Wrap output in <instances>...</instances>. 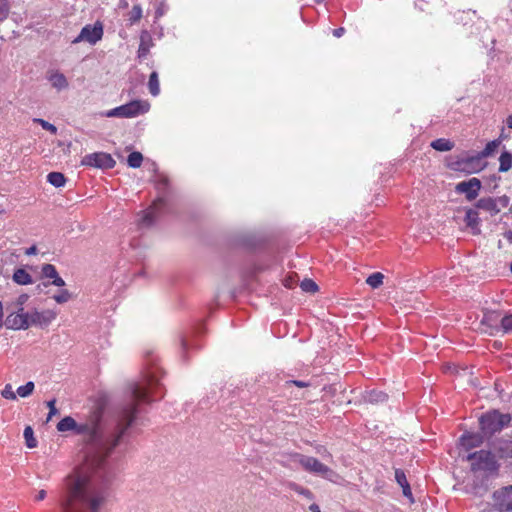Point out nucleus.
<instances>
[{"label": "nucleus", "instance_id": "34", "mask_svg": "<svg viewBox=\"0 0 512 512\" xmlns=\"http://www.w3.org/2000/svg\"><path fill=\"white\" fill-rule=\"evenodd\" d=\"M24 438L28 448H34L37 446V440L35 439L33 429L30 426H27L24 429Z\"/></svg>", "mask_w": 512, "mask_h": 512}, {"label": "nucleus", "instance_id": "40", "mask_svg": "<svg viewBox=\"0 0 512 512\" xmlns=\"http://www.w3.org/2000/svg\"><path fill=\"white\" fill-rule=\"evenodd\" d=\"M500 323L503 332H512V314L502 317Z\"/></svg>", "mask_w": 512, "mask_h": 512}, {"label": "nucleus", "instance_id": "12", "mask_svg": "<svg viewBox=\"0 0 512 512\" xmlns=\"http://www.w3.org/2000/svg\"><path fill=\"white\" fill-rule=\"evenodd\" d=\"M28 317L31 325L47 327L57 318V312L51 309L43 311L33 310L29 313Z\"/></svg>", "mask_w": 512, "mask_h": 512}, {"label": "nucleus", "instance_id": "9", "mask_svg": "<svg viewBox=\"0 0 512 512\" xmlns=\"http://www.w3.org/2000/svg\"><path fill=\"white\" fill-rule=\"evenodd\" d=\"M29 313L24 312L23 307H19L17 312H11L5 319V326L7 329L12 330H25L31 326L29 322Z\"/></svg>", "mask_w": 512, "mask_h": 512}, {"label": "nucleus", "instance_id": "27", "mask_svg": "<svg viewBox=\"0 0 512 512\" xmlns=\"http://www.w3.org/2000/svg\"><path fill=\"white\" fill-rule=\"evenodd\" d=\"M512 168V154L503 152L499 157V172H507Z\"/></svg>", "mask_w": 512, "mask_h": 512}, {"label": "nucleus", "instance_id": "1", "mask_svg": "<svg viewBox=\"0 0 512 512\" xmlns=\"http://www.w3.org/2000/svg\"><path fill=\"white\" fill-rule=\"evenodd\" d=\"M157 385L158 380H156L153 375L147 376L145 386L136 382L130 384L129 389L132 401L123 407L119 413L115 436L110 443L106 444L104 447H99V450L95 454L87 456L85 463L77 471L66 478L65 493L61 501H64L68 496V482L72 478H80L85 482V486L88 487L87 494H100L104 497L103 504L106 502L107 493L105 489L97 486V480L94 473L103 466L106 458L119 444L127 429L134 422L138 413V405L141 403H151L153 401L150 395L154 393ZM101 419L102 410L100 408L93 410L85 422L77 423L75 434L86 435L88 437V443L100 446L102 441V433L100 430Z\"/></svg>", "mask_w": 512, "mask_h": 512}, {"label": "nucleus", "instance_id": "28", "mask_svg": "<svg viewBox=\"0 0 512 512\" xmlns=\"http://www.w3.org/2000/svg\"><path fill=\"white\" fill-rule=\"evenodd\" d=\"M48 182L55 187H62L65 185V176L60 172H51L47 176Z\"/></svg>", "mask_w": 512, "mask_h": 512}, {"label": "nucleus", "instance_id": "37", "mask_svg": "<svg viewBox=\"0 0 512 512\" xmlns=\"http://www.w3.org/2000/svg\"><path fill=\"white\" fill-rule=\"evenodd\" d=\"M34 387V383L32 381H29L25 385L18 387L17 393L20 397H28L33 393Z\"/></svg>", "mask_w": 512, "mask_h": 512}, {"label": "nucleus", "instance_id": "55", "mask_svg": "<svg viewBox=\"0 0 512 512\" xmlns=\"http://www.w3.org/2000/svg\"><path fill=\"white\" fill-rule=\"evenodd\" d=\"M3 316H4V312H3V304L2 302L0 301V323L3 324Z\"/></svg>", "mask_w": 512, "mask_h": 512}, {"label": "nucleus", "instance_id": "30", "mask_svg": "<svg viewBox=\"0 0 512 512\" xmlns=\"http://www.w3.org/2000/svg\"><path fill=\"white\" fill-rule=\"evenodd\" d=\"M500 140L496 139L490 141L486 144L485 148L479 153V155L484 159L488 156H491L500 146Z\"/></svg>", "mask_w": 512, "mask_h": 512}, {"label": "nucleus", "instance_id": "57", "mask_svg": "<svg viewBox=\"0 0 512 512\" xmlns=\"http://www.w3.org/2000/svg\"><path fill=\"white\" fill-rule=\"evenodd\" d=\"M2 326V324L0 323V327Z\"/></svg>", "mask_w": 512, "mask_h": 512}, {"label": "nucleus", "instance_id": "31", "mask_svg": "<svg viewBox=\"0 0 512 512\" xmlns=\"http://www.w3.org/2000/svg\"><path fill=\"white\" fill-rule=\"evenodd\" d=\"M367 399L371 403H382L388 399V395L382 391L372 390L369 392Z\"/></svg>", "mask_w": 512, "mask_h": 512}, {"label": "nucleus", "instance_id": "19", "mask_svg": "<svg viewBox=\"0 0 512 512\" xmlns=\"http://www.w3.org/2000/svg\"><path fill=\"white\" fill-rule=\"evenodd\" d=\"M476 207L478 209H482L490 212L491 214H497L500 212V209L497 205V201L494 198L487 197L481 198L476 202Z\"/></svg>", "mask_w": 512, "mask_h": 512}, {"label": "nucleus", "instance_id": "38", "mask_svg": "<svg viewBox=\"0 0 512 512\" xmlns=\"http://www.w3.org/2000/svg\"><path fill=\"white\" fill-rule=\"evenodd\" d=\"M300 287L303 291L309 292V293H315L318 290V285L311 279H304Z\"/></svg>", "mask_w": 512, "mask_h": 512}, {"label": "nucleus", "instance_id": "43", "mask_svg": "<svg viewBox=\"0 0 512 512\" xmlns=\"http://www.w3.org/2000/svg\"><path fill=\"white\" fill-rule=\"evenodd\" d=\"M1 395L3 398L8 400H16V394L13 391L11 384H6L4 389L1 391Z\"/></svg>", "mask_w": 512, "mask_h": 512}, {"label": "nucleus", "instance_id": "29", "mask_svg": "<svg viewBox=\"0 0 512 512\" xmlns=\"http://www.w3.org/2000/svg\"><path fill=\"white\" fill-rule=\"evenodd\" d=\"M384 275L381 272H375L369 275L366 283L373 289L380 287L383 284Z\"/></svg>", "mask_w": 512, "mask_h": 512}, {"label": "nucleus", "instance_id": "42", "mask_svg": "<svg viewBox=\"0 0 512 512\" xmlns=\"http://www.w3.org/2000/svg\"><path fill=\"white\" fill-rule=\"evenodd\" d=\"M34 122L39 123L42 126L43 129L49 131L52 134H56L57 133V127L55 125L49 123L46 120H43V119H40V118H36V119H34Z\"/></svg>", "mask_w": 512, "mask_h": 512}, {"label": "nucleus", "instance_id": "48", "mask_svg": "<svg viewBox=\"0 0 512 512\" xmlns=\"http://www.w3.org/2000/svg\"><path fill=\"white\" fill-rule=\"evenodd\" d=\"M52 284L57 287L65 286V281L58 275L55 279L52 280Z\"/></svg>", "mask_w": 512, "mask_h": 512}, {"label": "nucleus", "instance_id": "39", "mask_svg": "<svg viewBox=\"0 0 512 512\" xmlns=\"http://www.w3.org/2000/svg\"><path fill=\"white\" fill-rule=\"evenodd\" d=\"M71 293L67 289H62L59 293L55 294L53 296V299L58 304H64L68 302L71 299Z\"/></svg>", "mask_w": 512, "mask_h": 512}, {"label": "nucleus", "instance_id": "14", "mask_svg": "<svg viewBox=\"0 0 512 512\" xmlns=\"http://www.w3.org/2000/svg\"><path fill=\"white\" fill-rule=\"evenodd\" d=\"M484 435L481 433H473V432H465L460 437V444L466 450H471L473 448L479 447L484 442Z\"/></svg>", "mask_w": 512, "mask_h": 512}, {"label": "nucleus", "instance_id": "26", "mask_svg": "<svg viewBox=\"0 0 512 512\" xmlns=\"http://www.w3.org/2000/svg\"><path fill=\"white\" fill-rule=\"evenodd\" d=\"M148 89L152 96H158L160 93L158 73L155 71H153L149 76Z\"/></svg>", "mask_w": 512, "mask_h": 512}, {"label": "nucleus", "instance_id": "35", "mask_svg": "<svg viewBox=\"0 0 512 512\" xmlns=\"http://www.w3.org/2000/svg\"><path fill=\"white\" fill-rule=\"evenodd\" d=\"M142 18V8L140 5H134L129 12V22L130 24H135L140 21Z\"/></svg>", "mask_w": 512, "mask_h": 512}, {"label": "nucleus", "instance_id": "32", "mask_svg": "<svg viewBox=\"0 0 512 512\" xmlns=\"http://www.w3.org/2000/svg\"><path fill=\"white\" fill-rule=\"evenodd\" d=\"M143 156L140 152H132L128 155L127 163L132 168H139L142 164Z\"/></svg>", "mask_w": 512, "mask_h": 512}, {"label": "nucleus", "instance_id": "22", "mask_svg": "<svg viewBox=\"0 0 512 512\" xmlns=\"http://www.w3.org/2000/svg\"><path fill=\"white\" fill-rule=\"evenodd\" d=\"M300 457H306V455L297 452L283 454V460L280 461V464L283 467L294 468L292 464L300 465Z\"/></svg>", "mask_w": 512, "mask_h": 512}, {"label": "nucleus", "instance_id": "52", "mask_svg": "<svg viewBox=\"0 0 512 512\" xmlns=\"http://www.w3.org/2000/svg\"><path fill=\"white\" fill-rule=\"evenodd\" d=\"M309 510H310L311 512H321V511H320V507H319V505H317V504H311V505L309 506Z\"/></svg>", "mask_w": 512, "mask_h": 512}, {"label": "nucleus", "instance_id": "4", "mask_svg": "<svg viewBox=\"0 0 512 512\" xmlns=\"http://www.w3.org/2000/svg\"><path fill=\"white\" fill-rule=\"evenodd\" d=\"M511 420V415L508 413L504 414L498 410L488 411L479 418L480 431L487 437H491L508 426Z\"/></svg>", "mask_w": 512, "mask_h": 512}, {"label": "nucleus", "instance_id": "41", "mask_svg": "<svg viewBox=\"0 0 512 512\" xmlns=\"http://www.w3.org/2000/svg\"><path fill=\"white\" fill-rule=\"evenodd\" d=\"M9 3L7 0H0V23H2L9 14Z\"/></svg>", "mask_w": 512, "mask_h": 512}, {"label": "nucleus", "instance_id": "33", "mask_svg": "<svg viewBox=\"0 0 512 512\" xmlns=\"http://www.w3.org/2000/svg\"><path fill=\"white\" fill-rule=\"evenodd\" d=\"M42 276L49 279H55L59 274L56 267L52 264H44L41 268Z\"/></svg>", "mask_w": 512, "mask_h": 512}, {"label": "nucleus", "instance_id": "53", "mask_svg": "<svg viewBox=\"0 0 512 512\" xmlns=\"http://www.w3.org/2000/svg\"><path fill=\"white\" fill-rule=\"evenodd\" d=\"M504 237L512 244V230L505 232Z\"/></svg>", "mask_w": 512, "mask_h": 512}, {"label": "nucleus", "instance_id": "15", "mask_svg": "<svg viewBox=\"0 0 512 512\" xmlns=\"http://www.w3.org/2000/svg\"><path fill=\"white\" fill-rule=\"evenodd\" d=\"M46 78L57 91L65 90L69 86L66 76L59 70L52 69L47 71Z\"/></svg>", "mask_w": 512, "mask_h": 512}, {"label": "nucleus", "instance_id": "3", "mask_svg": "<svg viewBox=\"0 0 512 512\" xmlns=\"http://www.w3.org/2000/svg\"><path fill=\"white\" fill-rule=\"evenodd\" d=\"M467 460L471 463L473 473H483L485 476L496 475L499 470V464L494 454L488 450H479L470 453Z\"/></svg>", "mask_w": 512, "mask_h": 512}, {"label": "nucleus", "instance_id": "11", "mask_svg": "<svg viewBox=\"0 0 512 512\" xmlns=\"http://www.w3.org/2000/svg\"><path fill=\"white\" fill-rule=\"evenodd\" d=\"M481 189V181L478 178H471L467 181L459 182L455 190L458 193H464L468 201H473L477 198Z\"/></svg>", "mask_w": 512, "mask_h": 512}, {"label": "nucleus", "instance_id": "16", "mask_svg": "<svg viewBox=\"0 0 512 512\" xmlns=\"http://www.w3.org/2000/svg\"><path fill=\"white\" fill-rule=\"evenodd\" d=\"M165 206V200L162 198L157 199L153 202L152 206L149 207L141 219V225L150 226L157 217L158 211Z\"/></svg>", "mask_w": 512, "mask_h": 512}, {"label": "nucleus", "instance_id": "8", "mask_svg": "<svg viewBox=\"0 0 512 512\" xmlns=\"http://www.w3.org/2000/svg\"><path fill=\"white\" fill-rule=\"evenodd\" d=\"M81 164L100 169H111L115 166L116 162L108 153L95 152L85 155L82 158Z\"/></svg>", "mask_w": 512, "mask_h": 512}, {"label": "nucleus", "instance_id": "2", "mask_svg": "<svg viewBox=\"0 0 512 512\" xmlns=\"http://www.w3.org/2000/svg\"><path fill=\"white\" fill-rule=\"evenodd\" d=\"M88 487L80 478H72L68 482V496L61 501L62 512H83L89 509L91 512H98L104 502L102 495L87 494Z\"/></svg>", "mask_w": 512, "mask_h": 512}, {"label": "nucleus", "instance_id": "49", "mask_svg": "<svg viewBox=\"0 0 512 512\" xmlns=\"http://www.w3.org/2000/svg\"><path fill=\"white\" fill-rule=\"evenodd\" d=\"M35 254H37V247L35 245H33L25 250V255H27V256H31V255H35Z\"/></svg>", "mask_w": 512, "mask_h": 512}, {"label": "nucleus", "instance_id": "46", "mask_svg": "<svg viewBox=\"0 0 512 512\" xmlns=\"http://www.w3.org/2000/svg\"><path fill=\"white\" fill-rule=\"evenodd\" d=\"M497 319H498V314L493 312V313L486 315L484 320L482 321V323L496 321Z\"/></svg>", "mask_w": 512, "mask_h": 512}, {"label": "nucleus", "instance_id": "54", "mask_svg": "<svg viewBox=\"0 0 512 512\" xmlns=\"http://www.w3.org/2000/svg\"><path fill=\"white\" fill-rule=\"evenodd\" d=\"M506 125L508 128L512 129V114L507 117Z\"/></svg>", "mask_w": 512, "mask_h": 512}, {"label": "nucleus", "instance_id": "36", "mask_svg": "<svg viewBox=\"0 0 512 512\" xmlns=\"http://www.w3.org/2000/svg\"><path fill=\"white\" fill-rule=\"evenodd\" d=\"M289 488L307 499H313V493L307 488H304L293 482L289 483Z\"/></svg>", "mask_w": 512, "mask_h": 512}, {"label": "nucleus", "instance_id": "17", "mask_svg": "<svg viewBox=\"0 0 512 512\" xmlns=\"http://www.w3.org/2000/svg\"><path fill=\"white\" fill-rule=\"evenodd\" d=\"M494 449L500 459L512 458V440L498 439L494 444Z\"/></svg>", "mask_w": 512, "mask_h": 512}, {"label": "nucleus", "instance_id": "45", "mask_svg": "<svg viewBox=\"0 0 512 512\" xmlns=\"http://www.w3.org/2000/svg\"><path fill=\"white\" fill-rule=\"evenodd\" d=\"M45 497H46V491H45L44 489H41V490H39V491L35 494V496H34V500H35V501H37V502H39V501L44 500V499H45Z\"/></svg>", "mask_w": 512, "mask_h": 512}, {"label": "nucleus", "instance_id": "20", "mask_svg": "<svg viewBox=\"0 0 512 512\" xmlns=\"http://www.w3.org/2000/svg\"><path fill=\"white\" fill-rule=\"evenodd\" d=\"M465 222L473 230V234H479V215L474 209H468L465 215Z\"/></svg>", "mask_w": 512, "mask_h": 512}, {"label": "nucleus", "instance_id": "51", "mask_svg": "<svg viewBox=\"0 0 512 512\" xmlns=\"http://www.w3.org/2000/svg\"><path fill=\"white\" fill-rule=\"evenodd\" d=\"M27 298H28V296L26 294L21 295L18 298V306L22 307V305L26 302Z\"/></svg>", "mask_w": 512, "mask_h": 512}, {"label": "nucleus", "instance_id": "23", "mask_svg": "<svg viewBox=\"0 0 512 512\" xmlns=\"http://www.w3.org/2000/svg\"><path fill=\"white\" fill-rule=\"evenodd\" d=\"M151 46V37L147 32L141 34V42L138 48V57L144 58L148 55Z\"/></svg>", "mask_w": 512, "mask_h": 512}, {"label": "nucleus", "instance_id": "25", "mask_svg": "<svg viewBox=\"0 0 512 512\" xmlns=\"http://www.w3.org/2000/svg\"><path fill=\"white\" fill-rule=\"evenodd\" d=\"M431 147L437 151L446 152L454 148V142L449 139L439 138L431 142Z\"/></svg>", "mask_w": 512, "mask_h": 512}, {"label": "nucleus", "instance_id": "10", "mask_svg": "<svg viewBox=\"0 0 512 512\" xmlns=\"http://www.w3.org/2000/svg\"><path fill=\"white\" fill-rule=\"evenodd\" d=\"M493 501L501 511H512V485L504 486L493 493Z\"/></svg>", "mask_w": 512, "mask_h": 512}, {"label": "nucleus", "instance_id": "5", "mask_svg": "<svg viewBox=\"0 0 512 512\" xmlns=\"http://www.w3.org/2000/svg\"><path fill=\"white\" fill-rule=\"evenodd\" d=\"M150 104L147 101L134 100L127 104L113 108L106 113L107 117L133 118L149 111Z\"/></svg>", "mask_w": 512, "mask_h": 512}, {"label": "nucleus", "instance_id": "47", "mask_svg": "<svg viewBox=\"0 0 512 512\" xmlns=\"http://www.w3.org/2000/svg\"><path fill=\"white\" fill-rule=\"evenodd\" d=\"M288 384H293L299 388H304V387H308L309 386V383L307 382H304V381H299V380H292L290 382H287Z\"/></svg>", "mask_w": 512, "mask_h": 512}, {"label": "nucleus", "instance_id": "18", "mask_svg": "<svg viewBox=\"0 0 512 512\" xmlns=\"http://www.w3.org/2000/svg\"><path fill=\"white\" fill-rule=\"evenodd\" d=\"M395 480L401 486L403 495L413 502L412 491L407 481L405 472L402 469H395Z\"/></svg>", "mask_w": 512, "mask_h": 512}, {"label": "nucleus", "instance_id": "13", "mask_svg": "<svg viewBox=\"0 0 512 512\" xmlns=\"http://www.w3.org/2000/svg\"><path fill=\"white\" fill-rule=\"evenodd\" d=\"M300 466L307 472L321 476H326L331 472V469L327 465L310 456L300 457Z\"/></svg>", "mask_w": 512, "mask_h": 512}, {"label": "nucleus", "instance_id": "50", "mask_svg": "<svg viewBox=\"0 0 512 512\" xmlns=\"http://www.w3.org/2000/svg\"><path fill=\"white\" fill-rule=\"evenodd\" d=\"M344 32H345V29H344V28H342V27H340V28H337V29H334V30H333V35H334L335 37H338V38H339V37H341V36L344 34Z\"/></svg>", "mask_w": 512, "mask_h": 512}, {"label": "nucleus", "instance_id": "56", "mask_svg": "<svg viewBox=\"0 0 512 512\" xmlns=\"http://www.w3.org/2000/svg\"><path fill=\"white\" fill-rule=\"evenodd\" d=\"M510 270H511V272H512V263L510 264Z\"/></svg>", "mask_w": 512, "mask_h": 512}, {"label": "nucleus", "instance_id": "21", "mask_svg": "<svg viewBox=\"0 0 512 512\" xmlns=\"http://www.w3.org/2000/svg\"><path fill=\"white\" fill-rule=\"evenodd\" d=\"M13 281L19 285H29L33 283L32 276L23 268H18L13 273Z\"/></svg>", "mask_w": 512, "mask_h": 512}, {"label": "nucleus", "instance_id": "6", "mask_svg": "<svg viewBox=\"0 0 512 512\" xmlns=\"http://www.w3.org/2000/svg\"><path fill=\"white\" fill-rule=\"evenodd\" d=\"M486 165L487 163L478 153L474 156L459 158L452 162L449 167L454 171L463 172L466 174H474L485 169Z\"/></svg>", "mask_w": 512, "mask_h": 512}, {"label": "nucleus", "instance_id": "24", "mask_svg": "<svg viewBox=\"0 0 512 512\" xmlns=\"http://www.w3.org/2000/svg\"><path fill=\"white\" fill-rule=\"evenodd\" d=\"M77 422L71 416H66L57 424L59 432L73 431L75 433Z\"/></svg>", "mask_w": 512, "mask_h": 512}, {"label": "nucleus", "instance_id": "7", "mask_svg": "<svg viewBox=\"0 0 512 512\" xmlns=\"http://www.w3.org/2000/svg\"><path fill=\"white\" fill-rule=\"evenodd\" d=\"M103 24L97 21L94 25H86L82 28L79 35L72 41L73 44L87 42L91 45L96 44L103 37Z\"/></svg>", "mask_w": 512, "mask_h": 512}, {"label": "nucleus", "instance_id": "44", "mask_svg": "<svg viewBox=\"0 0 512 512\" xmlns=\"http://www.w3.org/2000/svg\"><path fill=\"white\" fill-rule=\"evenodd\" d=\"M56 400H51L48 402L49 407V414H48V420L55 414L58 413L57 408L55 407Z\"/></svg>", "mask_w": 512, "mask_h": 512}]
</instances>
